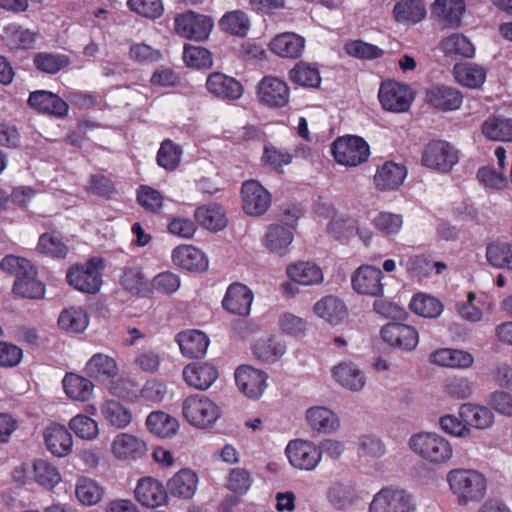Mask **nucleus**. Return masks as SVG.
Returning <instances> with one entry per match:
<instances>
[{"mask_svg": "<svg viewBox=\"0 0 512 512\" xmlns=\"http://www.w3.org/2000/svg\"><path fill=\"white\" fill-rule=\"evenodd\" d=\"M104 269V259L92 257L85 263L72 265L67 270L66 282L82 293L96 294L103 283L102 274Z\"/></svg>", "mask_w": 512, "mask_h": 512, "instance_id": "f257e3e1", "label": "nucleus"}, {"mask_svg": "<svg viewBox=\"0 0 512 512\" xmlns=\"http://www.w3.org/2000/svg\"><path fill=\"white\" fill-rule=\"evenodd\" d=\"M410 448L431 463H443L452 456L450 443L436 433L422 432L409 440Z\"/></svg>", "mask_w": 512, "mask_h": 512, "instance_id": "f03ea898", "label": "nucleus"}, {"mask_svg": "<svg viewBox=\"0 0 512 512\" xmlns=\"http://www.w3.org/2000/svg\"><path fill=\"white\" fill-rule=\"evenodd\" d=\"M331 152L337 163L345 166H358L367 161L370 148L363 138L347 135L337 138L332 143Z\"/></svg>", "mask_w": 512, "mask_h": 512, "instance_id": "7ed1b4c3", "label": "nucleus"}, {"mask_svg": "<svg viewBox=\"0 0 512 512\" xmlns=\"http://www.w3.org/2000/svg\"><path fill=\"white\" fill-rule=\"evenodd\" d=\"M220 408L204 395H191L182 404L184 418L191 425L206 428L220 417Z\"/></svg>", "mask_w": 512, "mask_h": 512, "instance_id": "20e7f679", "label": "nucleus"}, {"mask_svg": "<svg viewBox=\"0 0 512 512\" xmlns=\"http://www.w3.org/2000/svg\"><path fill=\"white\" fill-rule=\"evenodd\" d=\"M458 160V150L444 140L429 142L422 153L423 165L442 173L451 171Z\"/></svg>", "mask_w": 512, "mask_h": 512, "instance_id": "39448f33", "label": "nucleus"}, {"mask_svg": "<svg viewBox=\"0 0 512 512\" xmlns=\"http://www.w3.org/2000/svg\"><path fill=\"white\" fill-rule=\"evenodd\" d=\"M211 17L187 11L176 16L174 28L176 33L186 39L204 41L213 28Z\"/></svg>", "mask_w": 512, "mask_h": 512, "instance_id": "423d86ee", "label": "nucleus"}, {"mask_svg": "<svg viewBox=\"0 0 512 512\" xmlns=\"http://www.w3.org/2000/svg\"><path fill=\"white\" fill-rule=\"evenodd\" d=\"M259 103L270 108H282L289 102L290 89L287 83L275 76L263 77L256 91Z\"/></svg>", "mask_w": 512, "mask_h": 512, "instance_id": "0eeeda50", "label": "nucleus"}, {"mask_svg": "<svg viewBox=\"0 0 512 512\" xmlns=\"http://www.w3.org/2000/svg\"><path fill=\"white\" fill-rule=\"evenodd\" d=\"M378 98L385 110L405 112L410 107L412 94L407 85L396 81H388L381 84Z\"/></svg>", "mask_w": 512, "mask_h": 512, "instance_id": "6e6552de", "label": "nucleus"}, {"mask_svg": "<svg viewBox=\"0 0 512 512\" xmlns=\"http://www.w3.org/2000/svg\"><path fill=\"white\" fill-rule=\"evenodd\" d=\"M381 338L389 346L403 351L414 350L419 342L418 331L410 326L398 322L384 325L380 331Z\"/></svg>", "mask_w": 512, "mask_h": 512, "instance_id": "1a4fd4ad", "label": "nucleus"}, {"mask_svg": "<svg viewBox=\"0 0 512 512\" xmlns=\"http://www.w3.org/2000/svg\"><path fill=\"white\" fill-rule=\"evenodd\" d=\"M243 210L251 216H261L271 204V194L256 180H248L241 188Z\"/></svg>", "mask_w": 512, "mask_h": 512, "instance_id": "9d476101", "label": "nucleus"}, {"mask_svg": "<svg viewBox=\"0 0 512 512\" xmlns=\"http://www.w3.org/2000/svg\"><path fill=\"white\" fill-rule=\"evenodd\" d=\"M290 464L301 470H313L321 459V451L309 441L297 439L290 441L286 447Z\"/></svg>", "mask_w": 512, "mask_h": 512, "instance_id": "9b49d317", "label": "nucleus"}, {"mask_svg": "<svg viewBox=\"0 0 512 512\" xmlns=\"http://www.w3.org/2000/svg\"><path fill=\"white\" fill-rule=\"evenodd\" d=\"M411 498L404 490L381 489L373 498L370 512H410Z\"/></svg>", "mask_w": 512, "mask_h": 512, "instance_id": "f8f14e48", "label": "nucleus"}, {"mask_svg": "<svg viewBox=\"0 0 512 512\" xmlns=\"http://www.w3.org/2000/svg\"><path fill=\"white\" fill-rule=\"evenodd\" d=\"M267 374L250 365H242L235 371V382L248 398H259L266 388Z\"/></svg>", "mask_w": 512, "mask_h": 512, "instance_id": "ddd939ff", "label": "nucleus"}, {"mask_svg": "<svg viewBox=\"0 0 512 512\" xmlns=\"http://www.w3.org/2000/svg\"><path fill=\"white\" fill-rule=\"evenodd\" d=\"M205 86L211 95L224 101L237 100L244 91L238 80L222 72L210 73Z\"/></svg>", "mask_w": 512, "mask_h": 512, "instance_id": "4468645a", "label": "nucleus"}, {"mask_svg": "<svg viewBox=\"0 0 512 512\" xmlns=\"http://www.w3.org/2000/svg\"><path fill=\"white\" fill-rule=\"evenodd\" d=\"M383 276V272L379 268L369 265L361 266L352 276V287L359 294L382 296L383 284L381 280Z\"/></svg>", "mask_w": 512, "mask_h": 512, "instance_id": "2eb2a0df", "label": "nucleus"}, {"mask_svg": "<svg viewBox=\"0 0 512 512\" xmlns=\"http://www.w3.org/2000/svg\"><path fill=\"white\" fill-rule=\"evenodd\" d=\"M111 451L119 460L135 461L146 455L147 446L143 440L132 434L119 433L111 444Z\"/></svg>", "mask_w": 512, "mask_h": 512, "instance_id": "dca6fc26", "label": "nucleus"}, {"mask_svg": "<svg viewBox=\"0 0 512 512\" xmlns=\"http://www.w3.org/2000/svg\"><path fill=\"white\" fill-rule=\"evenodd\" d=\"M252 301V291L246 285L235 282L229 285L222 300V306L232 314L247 316L250 313Z\"/></svg>", "mask_w": 512, "mask_h": 512, "instance_id": "f3484780", "label": "nucleus"}, {"mask_svg": "<svg viewBox=\"0 0 512 512\" xmlns=\"http://www.w3.org/2000/svg\"><path fill=\"white\" fill-rule=\"evenodd\" d=\"M183 378L189 386L206 390L218 378V371L210 363L197 361L184 367Z\"/></svg>", "mask_w": 512, "mask_h": 512, "instance_id": "a211bd4d", "label": "nucleus"}, {"mask_svg": "<svg viewBox=\"0 0 512 512\" xmlns=\"http://www.w3.org/2000/svg\"><path fill=\"white\" fill-rule=\"evenodd\" d=\"M173 263L187 271L201 273L208 269V259L198 248L192 245H180L172 252Z\"/></svg>", "mask_w": 512, "mask_h": 512, "instance_id": "6ab92c4d", "label": "nucleus"}, {"mask_svg": "<svg viewBox=\"0 0 512 512\" xmlns=\"http://www.w3.org/2000/svg\"><path fill=\"white\" fill-rule=\"evenodd\" d=\"M28 104L31 108L40 113L63 117L68 112V104L58 95L46 91L38 90L30 93Z\"/></svg>", "mask_w": 512, "mask_h": 512, "instance_id": "aec40b11", "label": "nucleus"}, {"mask_svg": "<svg viewBox=\"0 0 512 512\" xmlns=\"http://www.w3.org/2000/svg\"><path fill=\"white\" fill-rule=\"evenodd\" d=\"M47 449L57 457L67 456L73 446L72 435L69 430L60 424L51 423L43 433Z\"/></svg>", "mask_w": 512, "mask_h": 512, "instance_id": "412c9836", "label": "nucleus"}, {"mask_svg": "<svg viewBox=\"0 0 512 512\" xmlns=\"http://www.w3.org/2000/svg\"><path fill=\"white\" fill-rule=\"evenodd\" d=\"M426 100L437 109L451 111L460 108L463 95L454 87L436 85L427 90Z\"/></svg>", "mask_w": 512, "mask_h": 512, "instance_id": "4be33fe9", "label": "nucleus"}, {"mask_svg": "<svg viewBox=\"0 0 512 512\" xmlns=\"http://www.w3.org/2000/svg\"><path fill=\"white\" fill-rule=\"evenodd\" d=\"M181 353L188 358H202L209 346V338L200 330L182 331L175 338Z\"/></svg>", "mask_w": 512, "mask_h": 512, "instance_id": "5701e85b", "label": "nucleus"}, {"mask_svg": "<svg viewBox=\"0 0 512 512\" xmlns=\"http://www.w3.org/2000/svg\"><path fill=\"white\" fill-rule=\"evenodd\" d=\"M134 494L136 500L148 508L166 504L168 499L166 487L162 482H137Z\"/></svg>", "mask_w": 512, "mask_h": 512, "instance_id": "b1692460", "label": "nucleus"}, {"mask_svg": "<svg viewBox=\"0 0 512 512\" xmlns=\"http://www.w3.org/2000/svg\"><path fill=\"white\" fill-rule=\"evenodd\" d=\"M270 50L283 58H298L301 56L305 39L295 33H283L274 37L270 44Z\"/></svg>", "mask_w": 512, "mask_h": 512, "instance_id": "393cba45", "label": "nucleus"}, {"mask_svg": "<svg viewBox=\"0 0 512 512\" xmlns=\"http://www.w3.org/2000/svg\"><path fill=\"white\" fill-rule=\"evenodd\" d=\"M120 285L132 295L148 297L151 294L150 281L137 266H126L119 278Z\"/></svg>", "mask_w": 512, "mask_h": 512, "instance_id": "a878e982", "label": "nucleus"}, {"mask_svg": "<svg viewBox=\"0 0 512 512\" xmlns=\"http://www.w3.org/2000/svg\"><path fill=\"white\" fill-rule=\"evenodd\" d=\"M12 290L21 298L41 299L45 294V285L37 279V270L33 266L31 271H27L15 279Z\"/></svg>", "mask_w": 512, "mask_h": 512, "instance_id": "bb28decb", "label": "nucleus"}, {"mask_svg": "<svg viewBox=\"0 0 512 512\" xmlns=\"http://www.w3.org/2000/svg\"><path fill=\"white\" fill-rule=\"evenodd\" d=\"M89 324V315L81 306H70L61 311L58 317V326L61 330L71 334L83 333Z\"/></svg>", "mask_w": 512, "mask_h": 512, "instance_id": "cd10ccee", "label": "nucleus"}, {"mask_svg": "<svg viewBox=\"0 0 512 512\" xmlns=\"http://www.w3.org/2000/svg\"><path fill=\"white\" fill-rule=\"evenodd\" d=\"M406 177V168L392 161L385 162L376 172L374 183L380 190L397 189Z\"/></svg>", "mask_w": 512, "mask_h": 512, "instance_id": "c85d7f7f", "label": "nucleus"}, {"mask_svg": "<svg viewBox=\"0 0 512 512\" xmlns=\"http://www.w3.org/2000/svg\"><path fill=\"white\" fill-rule=\"evenodd\" d=\"M314 312L331 325L340 324L348 314L344 302L332 295L326 296L316 302Z\"/></svg>", "mask_w": 512, "mask_h": 512, "instance_id": "c756f323", "label": "nucleus"}, {"mask_svg": "<svg viewBox=\"0 0 512 512\" xmlns=\"http://www.w3.org/2000/svg\"><path fill=\"white\" fill-rule=\"evenodd\" d=\"M430 362L444 367L468 368L474 362V357L467 351L442 348L432 352Z\"/></svg>", "mask_w": 512, "mask_h": 512, "instance_id": "7c9ffc66", "label": "nucleus"}, {"mask_svg": "<svg viewBox=\"0 0 512 512\" xmlns=\"http://www.w3.org/2000/svg\"><path fill=\"white\" fill-rule=\"evenodd\" d=\"M481 130L489 140L512 142L511 118L502 115H491L482 123Z\"/></svg>", "mask_w": 512, "mask_h": 512, "instance_id": "2f4dec72", "label": "nucleus"}, {"mask_svg": "<svg viewBox=\"0 0 512 512\" xmlns=\"http://www.w3.org/2000/svg\"><path fill=\"white\" fill-rule=\"evenodd\" d=\"M85 372L90 378L105 382L118 374V367L113 358L98 353L87 362Z\"/></svg>", "mask_w": 512, "mask_h": 512, "instance_id": "473e14b6", "label": "nucleus"}, {"mask_svg": "<svg viewBox=\"0 0 512 512\" xmlns=\"http://www.w3.org/2000/svg\"><path fill=\"white\" fill-rule=\"evenodd\" d=\"M465 12L463 0H435L432 13L442 19L446 26L458 27Z\"/></svg>", "mask_w": 512, "mask_h": 512, "instance_id": "72a5a7b5", "label": "nucleus"}, {"mask_svg": "<svg viewBox=\"0 0 512 512\" xmlns=\"http://www.w3.org/2000/svg\"><path fill=\"white\" fill-rule=\"evenodd\" d=\"M459 415L466 427L473 426L477 429L489 428L494 422V415L490 409L471 403L462 404Z\"/></svg>", "mask_w": 512, "mask_h": 512, "instance_id": "f704fd0d", "label": "nucleus"}, {"mask_svg": "<svg viewBox=\"0 0 512 512\" xmlns=\"http://www.w3.org/2000/svg\"><path fill=\"white\" fill-rule=\"evenodd\" d=\"M288 277L301 285H314L323 281V273L319 266L312 262H298L286 269Z\"/></svg>", "mask_w": 512, "mask_h": 512, "instance_id": "c9c22d12", "label": "nucleus"}, {"mask_svg": "<svg viewBox=\"0 0 512 512\" xmlns=\"http://www.w3.org/2000/svg\"><path fill=\"white\" fill-rule=\"evenodd\" d=\"M427 14L422 0H401L393 8V15L397 22L416 24L422 21Z\"/></svg>", "mask_w": 512, "mask_h": 512, "instance_id": "e433bc0d", "label": "nucleus"}, {"mask_svg": "<svg viewBox=\"0 0 512 512\" xmlns=\"http://www.w3.org/2000/svg\"><path fill=\"white\" fill-rule=\"evenodd\" d=\"M333 377L342 387L351 391H360L365 385V376L352 363H340L332 370Z\"/></svg>", "mask_w": 512, "mask_h": 512, "instance_id": "4c0bfd02", "label": "nucleus"}, {"mask_svg": "<svg viewBox=\"0 0 512 512\" xmlns=\"http://www.w3.org/2000/svg\"><path fill=\"white\" fill-rule=\"evenodd\" d=\"M456 81L468 88H479L486 80V70L474 63L456 64L453 68Z\"/></svg>", "mask_w": 512, "mask_h": 512, "instance_id": "58836bf2", "label": "nucleus"}, {"mask_svg": "<svg viewBox=\"0 0 512 512\" xmlns=\"http://www.w3.org/2000/svg\"><path fill=\"white\" fill-rule=\"evenodd\" d=\"M194 217L200 226L211 231H220L227 225L225 212L220 205L198 207Z\"/></svg>", "mask_w": 512, "mask_h": 512, "instance_id": "ea45409f", "label": "nucleus"}, {"mask_svg": "<svg viewBox=\"0 0 512 512\" xmlns=\"http://www.w3.org/2000/svg\"><path fill=\"white\" fill-rule=\"evenodd\" d=\"M286 345L275 336L259 339L253 346V354L266 363L278 361L285 353Z\"/></svg>", "mask_w": 512, "mask_h": 512, "instance_id": "a19ab883", "label": "nucleus"}, {"mask_svg": "<svg viewBox=\"0 0 512 512\" xmlns=\"http://www.w3.org/2000/svg\"><path fill=\"white\" fill-rule=\"evenodd\" d=\"M293 241V233L282 225L272 224L265 234V246L272 253L280 256L288 252V247Z\"/></svg>", "mask_w": 512, "mask_h": 512, "instance_id": "79ce46f5", "label": "nucleus"}, {"mask_svg": "<svg viewBox=\"0 0 512 512\" xmlns=\"http://www.w3.org/2000/svg\"><path fill=\"white\" fill-rule=\"evenodd\" d=\"M306 419L312 429L323 432L331 433L335 431L339 425L338 418L328 408L317 406L312 407L306 412Z\"/></svg>", "mask_w": 512, "mask_h": 512, "instance_id": "37998d69", "label": "nucleus"}, {"mask_svg": "<svg viewBox=\"0 0 512 512\" xmlns=\"http://www.w3.org/2000/svg\"><path fill=\"white\" fill-rule=\"evenodd\" d=\"M146 426L151 433L161 438H168L177 432L179 423L176 418L163 411H154L148 415Z\"/></svg>", "mask_w": 512, "mask_h": 512, "instance_id": "c03bdc74", "label": "nucleus"}, {"mask_svg": "<svg viewBox=\"0 0 512 512\" xmlns=\"http://www.w3.org/2000/svg\"><path fill=\"white\" fill-rule=\"evenodd\" d=\"M33 64L42 73L57 74L71 64V59L62 53L39 52L34 55Z\"/></svg>", "mask_w": 512, "mask_h": 512, "instance_id": "a18cd8bd", "label": "nucleus"}, {"mask_svg": "<svg viewBox=\"0 0 512 512\" xmlns=\"http://www.w3.org/2000/svg\"><path fill=\"white\" fill-rule=\"evenodd\" d=\"M63 387L67 396L77 401H87L92 393V382L80 375L67 373L63 379Z\"/></svg>", "mask_w": 512, "mask_h": 512, "instance_id": "49530a36", "label": "nucleus"}, {"mask_svg": "<svg viewBox=\"0 0 512 512\" xmlns=\"http://www.w3.org/2000/svg\"><path fill=\"white\" fill-rule=\"evenodd\" d=\"M101 413L111 426L118 429L125 428L132 420L130 410L115 400L105 401L101 407Z\"/></svg>", "mask_w": 512, "mask_h": 512, "instance_id": "de8ad7c7", "label": "nucleus"}, {"mask_svg": "<svg viewBox=\"0 0 512 512\" xmlns=\"http://www.w3.org/2000/svg\"><path fill=\"white\" fill-rule=\"evenodd\" d=\"M289 79L302 87L318 88L321 83L319 70L310 64L300 61L290 71Z\"/></svg>", "mask_w": 512, "mask_h": 512, "instance_id": "09e8293b", "label": "nucleus"}, {"mask_svg": "<svg viewBox=\"0 0 512 512\" xmlns=\"http://www.w3.org/2000/svg\"><path fill=\"white\" fill-rule=\"evenodd\" d=\"M220 28L231 35L244 37L250 28L248 15L242 10L226 12L219 21Z\"/></svg>", "mask_w": 512, "mask_h": 512, "instance_id": "8fccbe9b", "label": "nucleus"}, {"mask_svg": "<svg viewBox=\"0 0 512 512\" xmlns=\"http://www.w3.org/2000/svg\"><path fill=\"white\" fill-rule=\"evenodd\" d=\"M441 49L446 56L456 58L462 56L472 58L475 55V47L470 40L462 34H453L441 41Z\"/></svg>", "mask_w": 512, "mask_h": 512, "instance_id": "3c124183", "label": "nucleus"}, {"mask_svg": "<svg viewBox=\"0 0 512 512\" xmlns=\"http://www.w3.org/2000/svg\"><path fill=\"white\" fill-rule=\"evenodd\" d=\"M459 504L469 501H479L486 493V482H448Z\"/></svg>", "mask_w": 512, "mask_h": 512, "instance_id": "603ef678", "label": "nucleus"}, {"mask_svg": "<svg viewBox=\"0 0 512 512\" xmlns=\"http://www.w3.org/2000/svg\"><path fill=\"white\" fill-rule=\"evenodd\" d=\"M3 38L11 49H28L35 42V33L17 24H9L4 28Z\"/></svg>", "mask_w": 512, "mask_h": 512, "instance_id": "864d4df0", "label": "nucleus"}, {"mask_svg": "<svg viewBox=\"0 0 512 512\" xmlns=\"http://www.w3.org/2000/svg\"><path fill=\"white\" fill-rule=\"evenodd\" d=\"M183 60L187 67L193 69H209L213 65L211 52L202 47L185 44L183 48Z\"/></svg>", "mask_w": 512, "mask_h": 512, "instance_id": "5fc2aeb1", "label": "nucleus"}, {"mask_svg": "<svg viewBox=\"0 0 512 512\" xmlns=\"http://www.w3.org/2000/svg\"><path fill=\"white\" fill-rule=\"evenodd\" d=\"M486 258L494 267L512 270V244L490 243L486 248Z\"/></svg>", "mask_w": 512, "mask_h": 512, "instance_id": "6e6d98bb", "label": "nucleus"}, {"mask_svg": "<svg viewBox=\"0 0 512 512\" xmlns=\"http://www.w3.org/2000/svg\"><path fill=\"white\" fill-rule=\"evenodd\" d=\"M410 308L416 314L428 318H436L443 311V305L438 299L424 294L413 297Z\"/></svg>", "mask_w": 512, "mask_h": 512, "instance_id": "4d7b16f0", "label": "nucleus"}, {"mask_svg": "<svg viewBox=\"0 0 512 512\" xmlns=\"http://www.w3.org/2000/svg\"><path fill=\"white\" fill-rule=\"evenodd\" d=\"M399 265L404 267L407 273L412 278H426L432 271V263L430 259L424 255H411L406 259L401 258Z\"/></svg>", "mask_w": 512, "mask_h": 512, "instance_id": "13d9d810", "label": "nucleus"}, {"mask_svg": "<svg viewBox=\"0 0 512 512\" xmlns=\"http://www.w3.org/2000/svg\"><path fill=\"white\" fill-rule=\"evenodd\" d=\"M344 49L349 56L361 60H374L384 55L381 48L363 40H351L345 44Z\"/></svg>", "mask_w": 512, "mask_h": 512, "instance_id": "bf43d9fd", "label": "nucleus"}, {"mask_svg": "<svg viewBox=\"0 0 512 512\" xmlns=\"http://www.w3.org/2000/svg\"><path fill=\"white\" fill-rule=\"evenodd\" d=\"M37 250L42 254L57 259H64L69 251L61 238L49 233H44L39 237Z\"/></svg>", "mask_w": 512, "mask_h": 512, "instance_id": "052dcab7", "label": "nucleus"}, {"mask_svg": "<svg viewBox=\"0 0 512 512\" xmlns=\"http://www.w3.org/2000/svg\"><path fill=\"white\" fill-rule=\"evenodd\" d=\"M137 201L145 210L152 213H159L163 206L162 194L146 185H141L137 190Z\"/></svg>", "mask_w": 512, "mask_h": 512, "instance_id": "680f3d73", "label": "nucleus"}, {"mask_svg": "<svg viewBox=\"0 0 512 512\" xmlns=\"http://www.w3.org/2000/svg\"><path fill=\"white\" fill-rule=\"evenodd\" d=\"M69 428L76 436L91 440L98 435V425L96 421L86 415H76L69 422Z\"/></svg>", "mask_w": 512, "mask_h": 512, "instance_id": "e2e57ef3", "label": "nucleus"}, {"mask_svg": "<svg viewBox=\"0 0 512 512\" xmlns=\"http://www.w3.org/2000/svg\"><path fill=\"white\" fill-rule=\"evenodd\" d=\"M181 150L171 140H165L158 150L157 163L167 169H175L180 162Z\"/></svg>", "mask_w": 512, "mask_h": 512, "instance_id": "0e129e2a", "label": "nucleus"}, {"mask_svg": "<svg viewBox=\"0 0 512 512\" xmlns=\"http://www.w3.org/2000/svg\"><path fill=\"white\" fill-rule=\"evenodd\" d=\"M128 7L149 19L159 18L164 11L162 0H128Z\"/></svg>", "mask_w": 512, "mask_h": 512, "instance_id": "69168bd1", "label": "nucleus"}, {"mask_svg": "<svg viewBox=\"0 0 512 512\" xmlns=\"http://www.w3.org/2000/svg\"><path fill=\"white\" fill-rule=\"evenodd\" d=\"M151 292L156 290L162 294H172L176 292L180 287V278L178 275L165 271L156 275L150 282Z\"/></svg>", "mask_w": 512, "mask_h": 512, "instance_id": "338daca9", "label": "nucleus"}, {"mask_svg": "<svg viewBox=\"0 0 512 512\" xmlns=\"http://www.w3.org/2000/svg\"><path fill=\"white\" fill-rule=\"evenodd\" d=\"M77 499L86 506L97 504L103 494V489L98 485V482H81L76 486Z\"/></svg>", "mask_w": 512, "mask_h": 512, "instance_id": "774afa93", "label": "nucleus"}]
</instances>
